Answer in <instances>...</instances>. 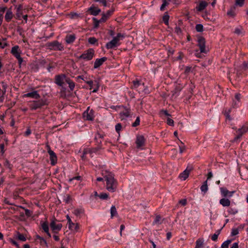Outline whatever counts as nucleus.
Returning <instances> with one entry per match:
<instances>
[{
	"mask_svg": "<svg viewBox=\"0 0 248 248\" xmlns=\"http://www.w3.org/2000/svg\"><path fill=\"white\" fill-rule=\"evenodd\" d=\"M239 229L238 228H233L232 229V232H231V235L232 236H235V235H236L237 234H238L239 233Z\"/></svg>",
	"mask_w": 248,
	"mask_h": 248,
	"instance_id": "38",
	"label": "nucleus"
},
{
	"mask_svg": "<svg viewBox=\"0 0 248 248\" xmlns=\"http://www.w3.org/2000/svg\"><path fill=\"white\" fill-rule=\"evenodd\" d=\"M11 54L16 58L21 56L22 51L18 46L16 45L12 47L11 50Z\"/></svg>",
	"mask_w": 248,
	"mask_h": 248,
	"instance_id": "10",
	"label": "nucleus"
},
{
	"mask_svg": "<svg viewBox=\"0 0 248 248\" xmlns=\"http://www.w3.org/2000/svg\"><path fill=\"white\" fill-rule=\"evenodd\" d=\"M68 78L64 75H58L55 78V83L60 86L63 87L64 82Z\"/></svg>",
	"mask_w": 248,
	"mask_h": 248,
	"instance_id": "9",
	"label": "nucleus"
},
{
	"mask_svg": "<svg viewBox=\"0 0 248 248\" xmlns=\"http://www.w3.org/2000/svg\"><path fill=\"white\" fill-rule=\"evenodd\" d=\"M8 46V44L6 42V38H2V40H0V47L4 48L5 47Z\"/></svg>",
	"mask_w": 248,
	"mask_h": 248,
	"instance_id": "34",
	"label": "nucleus"
},
{
	"mask_svg": "<svg viewBox=\"0 0 248 248\" xmlns=\"http://www.w3.org/2000/svg\"><path fill=\"white\" fill-rule=\"evenodd\" d=\"M105 178L106 181L107 189L111 192H114L117 188V182L114 179L113 176L112 174H108Z\"/></svg>",
	"mask_w": 248,
	"mask_h": 248,
	"instance_id": "1",
	"label": "nucleus"
},
{
	"mask_svg": "<svg viewBox=\"0 0 248 248\" xmlns=\"http://www.w3.org/2000/svg\"><path fill=\"white\" fill-rule=\"evenodd\" d=\"M48 153L50 156L51 164L52 165H54L57 163V157L56 154L50 149L48 151Z\"/></svg>",
	"mask_w": 248,
	"mask_h": 248,
	"instance_id": "14",
	"label": "nucleus"
},
{
	"mask_svg": "<svg viewBox=\"0 0 248 248\" xmlns=\"http://www.w3.org/2000/svg\"><path fill=\"white\" fill-rule=\"evenodd\" d=\"M10 242L12 243V244L16 246L17 248H19V245L16 241L13 239H11Z\"/></svg>",
	"mask_w": 248,
	"mask_h": 248,
	"instance_id": "57",
	"label": "nucleus"
},
{
	"mask_svg": "<svg viewBox=\"0 0 248 248\" xmlns=\"http://www.w3.org/2000/svg\"><path fill=\"white\" fill-rule=\"evenodd\" d=\"M133 84L135 88H137L140 85V83L139 81L136 80L133 81Z\"/></svg>",
	"mask_w": 248,
	"mask_h": 248,
	"instance_id": "53",
	"label": "nucleus"
},
{
	"mask_svg": "<svg viewBox=\"0 0 248 248\" xmlns=\"http://www.w3.org/2000/svg\"><path fill=\"white\" fill-rule=\"evenodd\" d=\"M124 38V36L121 33H118L117 35L113 37L112 40L107 43L106 47L107 49H112L117 47L120 45V41Z\"/></svg>",
	"mask_w": 248,
	"mask_h": 248,
	"instance_id": "2",
	"label": "nucleus"
},
{
	"mask_svg": "<svg viewBox=\"0 0 248 248\" xmlns=\"http://www.w3.org/2000/svg\"><path fill=\"white\" fill-rule=\"evenodd\" d=\"M168 4V2L166 0H163V3L162 5L160 6V10L161 11L163 10L165 8V7Z\"/></svg>",
	"mask_w": 248,
	"mask_h": 248,
	"instance_id": "45",
	"label": "nucleus"
},
{
	"mask_svg": "<svg viewBox=\"0 0 248 248\" xmlns=\"http://www.w3.org/2000/svg\"><path fill=\"white\" fill-rule=\"evenodd\" d=\"M13 13L10 10H8L6 12V13L5 16V19L7 21L9 22L11 20V19L13 18Z\"/></svg>",
	"mask_w": 248,
	"mask_h": 248,
	"instance_id": "28",
	"label": "nucleus"
},
{
	"mask_svg": "<svg viewBox=\"0 0 248 248\" xmlns=\"http://www.w3.org/2000/svg\"><path fill=\"white\" fill-rule=\"evenodd\" d=\"M228 213L231 215H235L238 213V210L236 208H230L228 210Z\"/></svg>",
	"mask_w": 248,
	"mask_h": 248,
	"instance_id": "39",
	"label": "nucleus"
},
{
	"mask_svg": "<svg viewBox=\"0 0 248 248\" xmlns=\"http://www.w3.org/2000/svg\"><path fill=\"white\" fill-rule=\"evenodd\" d=\"M167 123L169 125L172 126L174 124V121L172 119H170V117H169L167 119Z\"/></svg>",
	"mask_w": 248,
	"mask_h": 248,
	"instance_id": "46",
	"label": "nucleus"
},
{
	"mask_svg": "<svg viewBox=\"0 0 248 248\" xmlns=\"http://www.w3.org/2000/svg\"><path fill=\"white\" fill-rule=\"evenodd\" d=\"M171 236V234L170 232H169L167 233V238L168 240H169Z\"/></svg>",
	"mask_w": 248,
	"mask_h": 248,
	"instance_id": "64",
	"label": "nucleus"
},
{
	"mask_svg": "<svg viewBox=\"0 0 248 248\" xmlns=\"http://www.w3.org/2000/svg\"><path fill=\"white\" fill-rule=\"evenodd\" d=\"M110 214L111 217L112 218L113 217L117 215V210L115 206H112L110 208Z\"/></svg>",
	"mask_w": 248,
	"mask_h": 248,
	"instance_id": "36",
	"label": "nucleus"
},
{
	"mask_svg": "<svg viewBox=\"0 0 248 248\" xmlns=\"http://www.w3.org/2000/svg\"><path fill=\"white\" fill-rule=\"evenodd\" d=\"M192 170V167L191 166H188L186 169L185 170H184L182 173H181L179 174V178L182 181H184V180H186L188 178V177L189 175V173Z\"/></svg>",
	"mask_w": 248,
	"mask_h": 248,
	"instance_id": "7",
	"label": "nucleus"
},
{
	"mask_svg": "<svg viewBox=\"0 0 248 248\" xmlns=\"http://www.w3.org/2000/svg\"><path fill=\"white\" fill-rule=\"evenodd\" d=\"M66 82L68 84L70 90L73 91L74 89L75 86L74 82L69 78L66 79Z\"/></svg>",
	"mask_w": 248,
	"mask_h": 248,
	"instance_id": "32",
	"label": "nucleus"
},
{
	"mask_svg": "<svg viewBox=\"0 0 248 248\" xmlns=\"http://www.w3.org/2000/svg\"><path fill=\"white\" fill-rule=\"evenodd\" d=\"M248 131V123H246L244 124L241 128H239L237 131V135L234 138V140H237L239 139H240L242 135L246 133Z\"/></svg>",
	"mask_w": 248,
	"mask_h": 248,
	"instance_id": "4",
	"label": "nucleus"
},
{
	"mask_svg": "<svg viewBox=\"0 0 248 248\" xmlns=\"http://www.w3.org/2000/svg\"><path fill=\"white\" fill-rule=\"evenodd\" d=\"M140 118L139 117H137L135 121L134 122V123H133L132 126L133 127H136L140 124Z\"/></svg>",
	"mask_w": 248,
	"mask_h": 248,
	"instance_id": "44",
	"label": "nucleus"
},
{
	"mask_svg": "<svg viewBox=\"0 0 248 248\" xmlns=\"http://www.w3.org/2000/svg\"><path fill=\"white\" fill-rule=\"evenodd\" d=\"M232 242V240H227L224 241L221 245V248H228L229 244Z\"/></svg>",
	"mask_w": 248,
	"mask_h": 248,
	"instance_id": "37",
	"label": "nucleus"
},
{
	"mask_svg": "<svg viewBox=\"0 0 248 248\" xmlns=\"http://www.w3.org/2000/svg\"><path fill=\"white\" fill-rule=\"evenodd\" d=\"M219 203L224 207H227L230 206L231 202L228 199L222 198L220 200Z\"/></svg>",
	"mask_w": 248,
	"mask_h": 248,
	"instance_id": "27",
	"label": "nucleus"
},
{
	"mask_svg": "<svg viewBox=\"0 0 248 248\" xmlns=\"http://www.w3.org/2000/svg\"><path fill=\"white\" fill-rule=\"evenodd\" d=\"M76 37L74 34L67 35L65 38V41L67 44L72 43L75 40Z\"/></svg>",
	"mask_w": 248,
	"mask_h": 248,
	"instance_id": "26",
	"label": "nucleus"
},
{
	"mask_svg": "<svg viewBox=\"0 0 248 248\" xmlns=\"http://www.w3.org/2000/svg\"><path fill=\"white\" fill-rule=\"evenodd\" d=\"M191 71V67L189 66H186L185 70V72L186 74L189 73Z\"/></svg>",
	"mask_w": 248,
	"mask_h": 248,
	"instance_id": "54",
	"label": "nucleus"
},
{
	"mask_svg": "<svg viewBox=\"0 0 248 248\" xmlns=\"http://www.w3.org/2000/svg\"><path fill=\"white\" fill-rule=\"evenodd\" d=\"M68 228L69 230H70L72 231L77 232L78 231V230L79 229V226L78 224L75 223L71 221V222L67 223Z\"/></svg>",
	"mask_w": 248,
	"mask_h": 248,
	"instance_id": "19",
	"label": "nucleus"
},
{
	"mask_svg": "<svg viewBox=\"0 0 248 248\" xmlns=\"http://www.w3.org/2000/svg\"><path fill=\"white\" fill-rule=\"evenodd\" d=\"M204 240L202 238H200L196 241V247L195 248H202Z\"/></svg>",
	"mask_w": 248,
	"mask_h": 248,
	"instance_id": "31",
	"label": "nucleus"
},
{
	"mask_svg": "<svg viewBox=\"0 0 248 248\" xmlns=\"http://www.w3.org/2000/svg\"><path fill=\"white\" fill-rule=\"evenodd\" d=\"M4 145L3 144H0V153L2 154H3L4 153Z\"/></svg>",
	"mask_w": 248,
	"mask_h": 248,
	"instance_id": "56",
	"label": "nucleus"
},
{
	"mask_svg": "<svg viewBox=\"0 0 248 248\" xmlns=\"http://www.w3.org/2000/svg\"><path fill=\"white\" fill-rule=\"evenodd\" d=\"M130 110L125 108L123 111L120 113V117L122 120H125L130 116Z\"/></svg>",
	"mask_w": 248,
	"mask_h": 248,
	"instance_id": "18",
	"label": "nucleus"
},
{
	"mask_svg": "<svg viewBox=\"0 0 248 248\" xmlns=\"http://www.w3.org/2000/svg\"><path fill=\"white\" fill-rule=\"evenodd\" d=\"M89 10L91 12V14L93 16L98 15L99 13L101 12L100 9L95 7H91Z\"/></svg>",
	"mask_w": 248,
	"mask_h": 248,
	"instance_id": "24",
	"label": "nucleus"
},
{
	"mask_svg": "<svg viewBox=\"0 0 248 248\" xmlns=\"http://www.w3.org/2000/svg\"><path fill=\"white\" fill-rule=\"evenodd\" d=\"M245 0H236L235 4L239 6H242Z\"/></svg>",
	"mask_w": 248,
	"mask_h": 248,
	"instance_id": "48",
	"label": "nucleus"
},
{
	"mask_svg": "<svg viewBox=\"0 0 248 248\" xmlns=\"http://www.w3.org/2000/svg\"><path fill=\"white\" fill-rule=\"evenodd\" d=\"M87 83L90 86V89H93V92L96 93L99 88L98 83L97 81L93 82L92 80L88 81Z\"/></svg>",
	"mask_w": 248,
	"mask_h": 248,
	"instance_id": "16",
	"label": "nucleus"
},
{
	"mask_svg": "<svg viewBox=\"0 0 248 248\" xmlns=\"http://www.w3.org/2000/svg\"><path fill=\"white\" fill-rule=\"evenodd\" d=\"M50 226L53 231H59L62 229V224L59 223H56L55 221L52 220L50 223Z\"/></svg>",
	"mask_w": 248,
	"mask_h": 248,
	"instance_id": "13",
	"label": "nucleus"
},
{
	"mask_svg": "<svg viewBox=\"0 0 248 248\" xmlns=\"http://www.w3.org/2000/svg\"><path fill=\"white\" fill-rule=\"evenodd\" d=\"M169 16L168 15H164L163 17V21L166 25L169 24Z\"/></svg>",
	"mask_w": 248,
	"mask_h": 248,
	"instance_id": "40",
	"label": "nucleus"
},
{
	"mask_svg": "<svg viewBox=\"0 0 248 248\" xmlns=\"http://www.w3.org/2000/svg\"><path fill=\"white\" fill-rule=\"evenodd\" d=\"M207 3L205 1H202L199 5L197 6L196 9L198 11H202L204 10L207 6Z\"/></svg>",
	"mask_w": 248,
	"mask_h": 248,
	"instance_id": "23",
	"label": "nucleus"
},
{
	"mask_svg": "<svg viewBox=\"0 0 248 248\" xmlns=\"http://www.w3.org/2000/svg\"><path fill=\"white\" fill-rule=\"evenodd\" d=\"M107 60L106 57H102L100 59H96L94 63V68L97 69L99 67Z\"/></svg>",
	"mask_w": 248,
	"mask_h": 248,
	"instance_id": "17",
	"label": "nucleus"
},
{
	"mask_svg": "<svg viewBox=\"0 0 248 248\" xmlns=\"http://www.w3.org/2000/svg\"><path fill=\"white\" fill-rule=\"evenodd\" d=\"M84 210L82 208H76L74 209L73 211V213L76 216H80L83 213Z\"/></svg>",
	"mask_w": 248,
	"mask_h": 248,
	"instance_id": "29",
	"label": "nucleus"
},
{
	"mask_svg": "<svg viewBox=\"0 0 248 248\" xmlns=\"http://www.w3.org/2000/svg\"><path fill=\"white\" fill-rule=\"evenodd\" d=\"M108 194L105 193H101L99 195V197L102 200L107 199L108 198Z\"/></svg>",
	"mask_w": 248,
	"mask_h": 248,
	"instance_id": "43",
	"label": "nucleus"
},
{
	"mask_svg": "<svg viewBox=\"0 0 248 248\" xmlns=\"http://www.w3.org/2000/svg\"><path fill=\"white\" fill-rule=\"evenodd\" d=\"M16 238L21 241L24 242V241H26V237L23 234H22L19 232H17L16 234Z\"/></svg>",
	"mask_w": 248,
	"mask_h": 248,
	"instance_id": "33",
	"label": "nucleus"
},
{
	"mask_svg": "<svg viewBox=\"0 0 248 248\" xmlns=\"http://www.w3.org/2000/svg\"><path fill=\"white\" fill-rule=\"evenodd\" d=\"M160 113L161 115H164L166 116H167L168 117L170 116V115L168 112V111L166 110L163 109L161 110Z\"/></svg>",
	"mask_w": 248,
	"mask_h": 248,
	"instance_id": "49",
	"label": "nucleus"
},
{
	"mask_svg": "<svg viewBox=\"0 0 248 248\" xmlns=\"http://www.w3.org/2000/svg\"><path fill=\"white\" fill-rule=\"evenodd\" d=\"M231 248H239L238 243L236 242L233 243Z\"/></svg>",
	"mask_w": 248,
	"mask_h": 248,
	"instance_id": "58",
	"label": "nucleus"
},
{
	"mask_svg": "<svg viewBox=\"0 0 248 248\" xmlns=\"http://www.w3.org/2000/svg\"><path fill=\"white\" fill-rule=\"evenodd\" d=\"M185 149H186V147L185 145H183L182 146H179V150H180V153L181 154L183 153V152L185 150Z\"/></svg>",
	"mask_w": 248,
	"mask_h": 248,
	"instance_id": "55",
	"label": "nucleus"
},
{
	"mask_svg": "<svg viewBox=\"0 0 248 248\" xmlns=\"http://www.w3.org/2000/svg\"><path fill=\"white\" fill-rule=\"evenodd\" d=\"M234 32H235V33H236L237 34H240L241 33V29H240V28L235 29Z\"/></svg>",
	"mask_w": 248,
	"mask_h": 248,
	"instance_id": "59",
	"label": "nucleus"
},
{
	"mask_svg": "<svg viewBox=\"0 0 248 248\" xmlns=\"http://www.w3.org/2000/svg\"><path fill=\"white\" fill-rule=\"evenodd\" d=\"M96 1L103 3L104 6H107V2H106V0H96Z\"/></svg>",
	"mask_w": 248,
	"mask_h": 248,
	"instance_id": "60",
	"label": "nucleus"
},
{
	"mask_svg": "<svg viewBox=\"0 0 248 248\" xmlns=\"http://www.w3.org/2000/svg\"><path fill=\"white\" fill-rule=\"evenodd\" d=\"M198 46L200 47V51L202 53H206L207 52L205 46V40L202 37H200L198 39Z\"/></svg>",
	"mask_w": 248,
	"mask_h": 248,
	"instance_id": "12",
	"label": "nucleus"
},
{
	"mask_svg": "<svg viewBox=\"0 0 248 248\" xmlns=\"http://www.w3.org/2000/svg\"><path fill=\"white\" fill-rule=\"evenodd\" d=\"M240 105V94H236L234 99L232 102V107L233 108L238 107Z\"/></svg>",
	"mask_w": 248,
	"mask_h": 248,
	"instance_id": "20",
	"label": "nucleus"
},
{
	"mask_svg": "<svg viewBox=\"0 0 248 248\" xmlns=\"http://www.w3.org/2000/svg\"><path fill=\"white\" fill-rule=\"evenodd\" d=\"M97 41V40L94 37H90L88 39V42L92 44H95Z\"/></svg>",
	"mask_w": 248,
	"mask_h": 248,
	"instance_id": "41",
	"label": "nucleus"
},
{
	"mask_svg": "<svg viewBox=\"0 0 248 248\" xmlns=\"http://www.w3.org/2000/svg\"><path fill=\"white\" fill-rule=\"evenodd\" d=\"M220 192L222 196L224 197H231L234 193V191H229L226 188L221 187L220 188Z\"/></svg>",
	"mask_w": 248,
	"mask_h": 248,
	"instance_id": "15",
	"label": "nucleus"
},
{
	"mask_svg": "<svg viewBox=\"0 0 248 248\" xmlns=\"http://www.w3.org/2000/svg\"><path fill=\"white\" fill-rule=\"evenodd\" d=\"M227 15L230 16H233L234 15L232 10L228 11Z\"/></svg>",
	"mask_w": 248,
	"mask_h": 248,
	"instance_id": "63",
	"label": "nucleus"
},
{
	"mask_svg": "<svg viewBox=\"0 0 248 248\" xmlns=\"http://www.w3.org/2000/svg\"><path fill=\"white\" fill-rule=\"evenodd\" d=\"M83 118L88 121H92L93 120L94 116L93 111L88 107L87 109L83 113Z\"/></svg>",
	"mask_w": 248,
	"mask_h": 248,
	"instance_id": "5",
	"label": "nucleus"
},
{
	"mask_svg": "<svg viewBox=\"0 0 248 248\" xmlns=\"http://www.w3.org/2000/svg\"><path fill=\"white\" fill-rule=\"evenodd\" d=\"M46 104V100L40 99L36 101H33L31 104V108L32 109H36Z\"/></svg>",
	"mask_w": 248,
	"mask_h": 248,
	"instance_id": "8",
	"label": "nucleus"
},
{
	"mask_svg": "<svg viewBox=\"0 0 248 248\" xmlns=\"http://www.w3.org/2000/svg\"><path fill=\"white\" fill-rule=\"evenodd\" d=\"M95 152L96 150L95 149L87 148L84 150L83 155L81 157L82 159H85V155H86L90 154L91 155L93 153H94Z\"/></svg>",
	"mask_w": 248,
	"mask_h": 248,
	"instance_id": "22",
	"label": "nucleus"
},
{
	"mask_svg": "<svg viewBox=\"0 0 248 248\" xmlns=\"http://www.w3.org/2000/svg\"><path fill=\"white\" fill-rule=\"evenodd\" d=\"M121 128H122V126L120 124H117L115 125V130L118 133H119L120 132V131L121 130Z\"/></svg>",
	"mask_w": 248,
	"mask_h": 248,
	"instance_id": "50",
	"label": "nucleus"
},
{
	"mask_svg": "<svg viewBox=\"0 0 248 248\" xmlns=\"http://www.w3.org/2000/svg\"><path fill=\"white\" fill-rule=\"evenodd\" d=\"M48 46L50 49L54 50H62L64 49L62 44L56 41L49 43Z\"/></svg>",
	"mask_w": 248,
	"mask_h": 248,
	"instance_id": "6",
	"label": "nucleus"
},
{
	"mask_svg": "<svg viewBox=\"0 0 248 248\" xmlns=\"http://www.w3.org/2000/svg\"><path fill=\"white\" fill-rule=\"evenodd\" d=\"M203 26L201 24H198L196 26V30L198 32H202L203 31Z\"/></svg>",
	"mask_w": 248,
	"mask_h": 248,
	"instance_id": "42",
	"label": "nucleus"
},
{
	"mask_svg": "<svg viewBox=\"0 0 248 248\" xmlns=\"http://www.w3.org/2000/svg\"><path fill=\"white\" fill-rule=\"evenodd\" d=\"M24 97L37 99L39 97V95L37 91H33L24 94Z\"/></svg>",
	"mask_w": 248,
	"mask_h": 248,
	"instance_id": "21",
	"label": "nucleus"
},
{
	"mask_svg": "<svg viewBox=\"0 0 248 248\" xmlns=\"http://www.w3.org/2000/svg\"><path fill=\"white\" fill-rule=\"evenodd\" d=\"M16 59L18 60L19 65L20 67L23 62V59H22V58L21 56H20L18 58H16Z\"/></svg>",
	"mask_w": 248,
	"mask_h": 248,
	"instance_id": "52",
	"label": "nucleus"
},
{
	"mask_svg": "<svg viewBox=\"0 0 248 248\" xmlns=\"http://www.w3.org/2000/svg\"><path fill=\"white\" fill-rule=\"evenodd\" d=\"M179 203L181 204L183 206H185L186 205L187 203V201L186 199H182L179 201Z\"/></svg>",
	"mask_w": 248,
	"mask_h": 248,
	"instance_id": "51",
	"label": "nucleus"
},
{
	"mask_svg": "<svg viewBox=\"0 0 248 248\" xmlns=\"http://www.w3.org/2000/svg\"><path fill=\"white\" fill-rule=\"evenodd\" d=\"M94 56V50L93 48H90L85 51L79 57V59L88 61L92 60Z\"/></svg>",
	"mask_w": 248,
	"mask_h": 248,
	"instance_id": "3",
	"label": "nucleus"
},
{
	"mask_svg": "<svg viewBox=\"0 0 248 248\" xmlns=\"http://www.w3.org/2000/svg\"><path fill=\"white\" fill-rule=\"evenodd\" d=\"M219 234V232H218L215 233H214L212 236V237H211V239L213 241H216L217 239V237H218V236Z\"/></svg>",
	"mask_w": 248,
	"mask_h": 248,
	"instance_id": "47",
	"label": "nucleus"
},
{
	"mask_svg": "<svg viewBox=\"0 0 248 248\" xmlns=\"http://www.w3.org/2000/svg\"><path fill=\"white\" fill-rule=\"evenodd\" d=\"M225 114H226V118H228V119L230 120L231 118H230V116L229 115L230 111H229L228 112H226L225 111Z\"/></svg>",
	"mask_w": 248,
	"mask_h": 248,
	"instance_id": "62",
	"label": "nucleus"
},
{
	"mask_svg": "<svg viewBox=\"0 0 248 248\" xmlns=\"http://www.w3.org/2000/svg\"><path fill=\"white\" fill-rule=\"evenodd\" d=\"M41 226H42V228L43 230L44 231V232H46L47 235L49 237H50L51 235H50V233L49 232V227H48V223L46 222H44L42 223Z\"/></svg>",
	"mask_w": 248,
	"mask_h": 248,
	"instance_id": "25",
	"label": "nucleus"
},
{
	"mask_svg": "<svg viewBox=\"0 0 248 248\" xmlns=\"http://www.w3.org/2000/svg\"><path fill=\"white\" fill-rule=\"evenodd\" d=\"M208 189V185H207V180L204 182L203 184L201 186V190L202 192L205 193Z\"/></svg>",
	"mask_w": 248,
	"mask_h": 248,
	"instance_id": "30",
	"label": "nucleus"
},
{
	"mask_svg": "<svg viewBox=\"0 0 248 248\" xmlns=\"http://www.w3.org/2000/svg\"><path fill=\"white\" fill-rule=\"evenodd\" d=\"M31 133V131L30 130V129H27V130L26 131L25 133V134L26 136H29L30 134Z\"/></svg>",
	"mask_w": 248,
	"mask_h": 248,
	"instance_id": "61",
	"label": "nucleus"
},
{
	"mask_svg": "<svg viewBox=\"0 0 248 248\" xmlns=\"http://www.w3.org/2000/svg\"><path fill=\"white\" fill-rule=\"evenodd\" d=\"M137 147L138 148H141L144 145L145 139L143 136L139 135L137 137L136 141Z\"/></svg>",
	"mask_w": 248,
	"mask_h": 248,
	"instance_id": "11",
	"label": "nucleus"
},
{
	"mask_svg": "<svg viewBox=\"0 0 248 248\" xmlns=\"http://www.w3.org/2000/svg\"><path fill=\"white\" fill-rule=\"evenodd\" d=\"M162 223L161 218L159 216H156L153 222L154 225H159Z\"/></svg>",
	"mask_w": 248,
	"mask_h": 248,
	"instance_id": "35",
	"label": "nucleus"
}]
</instances>
